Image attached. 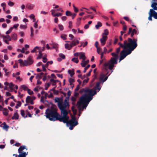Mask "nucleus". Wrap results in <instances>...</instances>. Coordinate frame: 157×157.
I'll list each match as a JSON object with an SVG mask.
<instances>
[{
  "mask_svg": "<svg viewBox=\"0 0 157 157\" xmlns=\"http://www.w3.org/2000/svg\"><path fill=\"white\" fill-rule=\"evenodd\" d=\"M137 39L132 40L131 38H128L127 40H125L124 41V44L121 42H119L118 44L119 45V48H123V50H126L130 48H131V46H137Z\"/></svg>",
  "mask_w": 157,
  "mask_h": 157,
  "instance_id": "nucleus-2",
  "label": "nucleus"
},
{
  "mask_svg": "<svg viewBox=\"0 0 157 157\" xmlns=\"http://www.w3.org/2000/svg\"><path fill=\"white\" fill-rule=\"evenodd\" d=\"M108 72H107L105 74H101L100 77V81L97 82L96 84V86L94 87V90H98V91H99L101 89V87L100 86V85L101 82H104L105 81L108 79V76L109 75V74L108 76H106L108 74Z\"/></svg>",
  "mask_w": 157,
  "mask_h": 157,
  "instance_id": "nucleus-7",
  "label": "nucleus"
},
{
  "mask_svg": "<svg viewBox=\"0 0 157 157\" xmlns=\"http://www.w3.org/2000/svg\"><path fill=\"white\" fill-rule=\"evenodd\" d=\"M69 28L70 29H71L72 26V22L71 21H70L69 22Z\"/></svg>",
  "mask_w": 157,
  "mask_h": 157,
  "instance_id": "nucleus-63",
  "label": "nucleus"
},
{
  "mask_svg": "<svg viewBox=\"0 0 157 157\" xmlns=\"http://www.w3.org/2000/svg\"><path fill=\"white\" fill-rule=\"evenodd\" d=\"M11 37L14 40H16L17 37V34L15 33H13L11 35Z\"/></svg>",
  "mask_w": 157,
  "mask_h": 157,
  "instance_id": "nucleus-19",
  "label": "nucleus"
},
{
  "mask_svg": "<svg viewBox=\"0 0 157 157\" xmlns=\"http://www.w3.org/2000/svg\"><path fill=\"white\" fill-rule=\"evenodd\" d=\"M79 94L78 93L76 92L75 91L74 96H73L76 98L78 96Z\"/></svg>",
  "mask_w": 157,
  "mask_h": 157,
  "instance_id": "nucleus-59",
  "label": "nucleus"
},
{
  "mask_svg": "<svg viewBox=\"0 0 157 157\" xmlns=\"http://www.w3.org/2000/svg\"><path fill=\"white\" fill-rule=\"evenodd\" d=\"M69 117L68 115H67L65 117H63V119L64 121H61L64 123H66V125L67 127H69V129L70 130H72L73 129V128L78 124V121L74 122L71 121L69 120Z\"/></svg>",
  "mask_w": 157,
  "mask_h": 157,
  "instance_id": "nucleus-6",
  "label": "nucleus"
},
{
  "mask_svg": "<svg viewBox=\"0 0 157 157\" xmlns=\"http://www.w3.org/2000/svg\"><path fill=\"white\" fill-rule=\"evenodd\" d=\"M81 17L78 18L77 20V21L76 23V25L77 26H78L80 24V21L81 20Z\"/></svg>",
  "mask_w": 157,
  "mask_h": 157,
  "instance_id": "nucleus-31",
  "label": "nucleus"
},
{
  "mask_svg": "<svg viewBox=\"0 0 157 157\" xmlns=\"http://www.w3.org/2000/svg\"><path fill=\"white\" fill-rule=\"evenodd\" d=\"M57 109L51 106V109H48L46 111V116L49 120L55 121L58 120L60 122L64 121L63 116L60 115L57 112Z\"/></svg>",
  "mask_w": 157,
  "mask_h": 157,
  "instance_id": "nucleus-1",
  "label": "nucleus"
},
{
  "mask_svg": "<svg viewBox=\"0 0 157 157\" xmlns=\"http://www.w3.org/2000/svg\"><path fill=\"white\" fill-rule=\"evenodd\" d=\"M152 11L151 10V11H149V16L148 17V19L151 21L152 20V17H153L154 18V15Z\"/></svg>",
  "mask_w": 157,
  "mask_h": 157,
  "instance_id": "nucleus-15",
  "label": "nucleus"
},
{
  "mask_svg": "<svg viewBox=\"0 0 157 157\" xmlns=\"http://www.w3.org/2000/svg\"><path fill=\"white\" fill-rule=\"evenodd\" d=\"M79 59H82V61H83L84 60H85L86 59V57L85 56V53L82 52H80L79 54Z\"/></svg>",
  "mask_w": 157,
  "mask_h": 157,
  "instance_id": "nucleus-14",
  "label": "nucleus"
},
{
  "mask_svg": "<svg viewBox=\"0 0 157 157\" xmlns=\"http://www.w3.org/2000/svg\"><path fill=\"white\" fill-rule=\"evenodd\" d=\"M69 103H64L63 104L61 102L59 104L58 107L60 110L61 114H63V117H65L68 115V113L66 110V108L67 106L69 107Z\"/></svg>",
  "mask_w": 157,
  "mask_h": 157,
  "instance_id": "nucleus-9",
  "label": "nucleus"
},
{
  "mask_svg": "<svg viewBox=\"0 0 157 157\" xmlns=\"http://www.w3.org/2000/svg\"><path fill=\"white\" fill-rule=\"evenodd\" d=\"M1 37H3V39L6 38L8 39L9 41L11 40V38L9 35L4 36L2 35Z\"/></svg>",
  "mask_w": 157,
  "mask_h": 157,
  "instance_id": "nucleus-28",
  "label": "nucleus"
},
{
  "mask_svg": "<svg viewBox=\"0 0 157 157\" xmlns=\"http://www.w3.org/2000/svg\"><path fill=\"white\" fill-rule=\"evenodd\" d=\"M55 102H58V105L59 104L61 103V102L60 101V99L59 98H56L55 99Z\"/></svg>",
  "mask_w": 157,
  "mask_h": 157,
  "instance_id": "nucleus-33",
  "label": "nucleus"
},
{
  "mask_svg": "<svg viewBox=\"0 0 157 157\" xmlns=\"http://www.w3.org/2000/svg\"><path fill=\"white\" fill-rule=\"evenodd\" d=\"M34 6V5L30 3H28L26 6V7L30 10L33 9Z\"/></svg>",
  "mask_w": 157,
  "mask_h": 157,
  "instance_id": "nucleus-17",
  "label": "nucleus"
},
{
  "mask_svg": "<svg viewBox=\"0 0 157 157\" xmlns=\"http://www.w3.org/2000/svg\"><path fill=\"white\" fill-rule=\"evenodd\" d=\"M58 27L59 29L61 31H62L63 29V26L62 25L59 24L58 25Z\"/></svg>",
  "mask_w": 157,
  "mask_h": 157,
  "instance_id": "nucleus-47",
  "label": "nucleus"
},
{
  "mask_svg": "<svg viewBox=\"0 0 157 157\" xmlns=\"http://www.w3.org/2000/svg\"><path fill=\"white\" fill-rule=\"evenodd\" d=\"M132 29L131 28H129V30L128 33V34L129 35L132 32Z\"/></svg>",
  "mask_w": 157,
  "mask_h": 157,
  "instance_id": "nucleus-62",
  "label": "nucleus"
},
{
  "mask_svg": "<svg viewBox=\"0 0 157 157\" xmlns=\"http://www.w3.org/2000/svg\"><path fill=\"white\" fill-rule=\"evenodd\" d=\"M31 99L32 98L30 96H27L25 100L26 103H29L30 100H31Z\"/></svg>",
  "mask_w": 157,
  "mask_h": 157,
  "instance_id": "nucleus-27",
  "label": "nucleus"
},
{
  "mask_svg": "<svg viewBox=\"0 0 157 157\" xmlns=\"http://www.w3.org/2000/svg\"><path fill=\"white\" fill-rule=\"evenodd\" d=\"M17 110L16 111V112H15L14 113L13 116L12 117V118H11L12 119V120H14V119L17 120V119L18 118L19 115H18V113H17Z\"/></svg>",
  "mask_w": 157,
  "mask_h": 157,
  "instance_id": "nucleus-16",
  "label": "nucleus"
},
{
  "mask_svg": "<svg viewBox=\"0 0 157 157\" xmlns=\"http://www.w3.org/2000/svg\"><path fill=\"white\" fill-rule=\"evenodd\" d=\"M59 57L62 58L63 59H64L65 58V56L62 53H60L59 54Z\"/></svg>",
  "mask_w": 157,
  "mask_h": 157,
  "instance_id": "nucleus-51",
  "label": "nucleus"
},
{
  "mask_svg": "<svg viewBox=\"0 0 157 157\" xmlns=\"http://www.w3.org/2000/svg\"><path fill=\"white\" fill-rule=\"evenodd\" d=\"M86 64H87L84 62V60L83 61H82V62L81 63V65L82 67H85Z\"/></svg>",
  "mask_w": 157,
  "mask_h": 157,
  "instance_id": "nucleus-48",
  "label": "nucleus"
},
{
  "mask_svg": "<svg viewBox=\"0 0 157 157\" xmlns=\"http://www.w3.org/2000/svg\"><path fill=\"white\" fill-rule=\"evenodd\" d=\"M0 127H2L3 129L6 130V131L8 130V128L9 127V126L7 125L5 122L3 123L2 124H0Z\"/></svg>",
  "mask_w": 157,
  "mask_h": 157,
  "instance_id": "nucleus-12",
  "label": "nucleus"
},
{
  "mask_svg": "<svg viewBox=\"0 0 157 157\" xmlns=\"http://www.w3.org/2000/svg\"><path fill=\"white\" fill-rule=\"evenodd\" d=\"M19 26V24H16L14 25L12 27H11L10 28L12 29V30L13 29V28H17L18 26Z\"/></svg>",
  "mask_w": 157,
  "mask_h": 157,
  "instance_id": "nucleus-53",
  "label": "nucleus"
},
{
  "mask_svg": "<svg viewBox=\"0 0 157 157\" xmlns=\"http://www.w3.org/2000/svg\"><path fill=\"white\" fill-rule=\"evenodd\" d=\"M51 82H52V85L53 86H55L56 85V82L55 80L53 79H51L50 80Z\"/></svg>",
  "mask_w": 157,
  "mask_h": 157,
  "instance_id": "nucleus-41",
  "label": "nucleus"
},
{
  "mask_svg": "<svg viewBox=\"0 0 157 157\" xmlns=\"http://www.w3.org/2000/svg\"><path fill=\"white\" fill-rule=\"evenodd\" d=\"M68 72L69 74H70L71 77L74 74V70L72 71L69 70L68 71Z\"/></svg>",
  "mask_w": 157,
  "mask_h": 157,
  "instance_id": "nucleus-29",
  "label": "nucleus"
},
{
  "mask_svg": "<svg viewBox=\"0 0 157 157\" xmlns=\"http://www.w3.org/2000/svg\"><path fill=\"white\" fill-rule=\"evenodd\" d=\"M39 49V47L38 46H36L35 47L33 50L31 51V52L32 53L35 52L36 51V50Z\"/></svg>",
  "mask_w": 157,
  "mask_h": 157,
  "instance_id": "nucleus-37",
  "label": "nucleus"
},
{
  "mask_svg": "<svg viewBox=\"0 0 157 157\" xmlns=\"http://www.w3.org/2000/svg\"><path fill=\"white\" fill-rule=\"evenodd\" d=\"M96 70H97V69L96 68L94 70V78H93V79L92 80V81L93 82H94V80L95 79L97 78V75H96Z\"/></svg>",
  "mask_w": 157,
  "mask_h": 157,
  "instance_id": "nucleus-32",
  "label": "nucleus"
},
{
  "mask_svg": "<svg viewBox=\"0 0 157 157\" xmlns=\"http://www.w3.org/2000/svg\"><path fill=\"white\" fill-rule=\"evenodd\" d=\"M14 84L12 82L9 83V86L11 90H12L13 89V87L14 86Z\"/></svg>",
  "mask_w": 157,
  "mask_h": 157,
  "instance_id": "nucleus-46",
  "label": "nucleus"
},
{
  "mask_svg": "<svg viewBox=\"0 0 157 157\" xmlns=\"http://www.w3.org/2000/svg\"><path fill=\"white\" fill-rule=\"evenodd\" d=\"M12 29H11L10 28V29L6 32V34H10L12 32Z\"/></svg>",
  "mask_w": 157,
  "mask_h": 157,
  "instance_id": "nucleus-57",
  "label": "nucleus"
},
{
  "mask_svg": "<svg viewBox=\"0 0 157 157\" xmlns=\"http://www.w3.org/2000/svg\"><path fill=\"white\" fill-rule=\"evenodd\" d=\"M65 47L66 49H67L68 50H71L72 48V47H71V46L70 44L69 45L68 44H65Z\"/></svg>",
  "mask_w": 157,
  "mask_h": 157,
  "instance_id": "nucleus-23",
  "label": "nucleus"
},
{
  "mask_svg": "<svg viewBox=\"0 0 157 157\" xmlns=\"http://www.w3.org/2000/svg\"><path fill=\"white\" fill-rule=\"evenodd\" d=\"M90 98H86L84 96L82 97H80L79 99V101L77 102V105L78 107L80 106L81 105H82L83 109H86L89 102L91 101Z\"/></svg>",
  "mask_w": 157,
  "mask_h": 157,
  "instance_id": "nucleus-8",
  "label": "nucleus"
},
{
  "mask_svg": "<svg viewBox=\"0 0 157 157\" xmlns=\"http://www.w3.org/2000/svg\"><path fill=\"white\" fill-rule=\"evenodd\" d=\"M27 92L29 95H32L33 94V91L31 90L30 89H28Z\"/></svg>",
  "mask_w": 157,
  "mask_h": 157,
  "instance_id": "nucleus-45",
  "label": "nucleus"
},
{
  "mask_svg": "<svg viewBox=\"0 0 157 157\" xmlns=\"http://www.w3.org/2000/svg\"><path fill=\"white\" fill-rule=\"evenodd\" d=\"M21 113L22 117H24V118H25L26 117H27V115H25V111L24 110L22 109L21 110Z\"/></svg>",
  "mask_w": 157,
  "mask_h": 157,
  "instance_id": "nucleus-25",
  "label": "nucleus"
},
{
  "mask_svg": "<svg viewBox=\"0 0 157 157\" xmlns=\"http://www.w3.org/2000/svg\"><path fill=\"white\" fill-rule=\"evenodd\" d=\"M18 61L21 65H22L23 66H27L28 65H31L33 62V61L32 60V57L31 56H29L27 60H25L24 62L21 59H19Z\"/></svg>",
  "mask_w": 157,
  "mask_h": 157,
  "instance_id": "nucleus-10",
  "label": "nucleus"
},
{
  "mask_svg": "<svg viewBox=\"0 0 157 157\" xmlns=\"http://www.w3.org/2000/svg\"><path fill=\"white\" fill-rule=\"evenodd\" d=\"M71 100L72 101V104L74 105H75V102L76 101V98L73 96H72L71 97Z\"/></svg>",
  "mask_w": 157,
  "mask_h": 157,
  "instance_id": "nucleus-18",
  "label": "nucleus"
},
{
  "mask_svg": "<svg viewBox=\"0 0 157 157\" xmlns=\"http://www.w3.org/2000/svg\"><path fill=\"white\" fill-rule=\"evenodd\" d=\"M30 29H31V34H30V36H33V35H34V34H33V31H34V30H33V27H31V28H30Z\"/></svg>",
  "mask_w": 157,
  "mask_h": 157,
  "instance_id": "nucleus-44",
  "label": "nucleus"
},
{
  "mask_svg": "<svg viewBox=\"0 0 157 157\" xmlns=\"http://www.w3.org/2000/svg\"><path fill=\"white\" fill-rule=\"evenodd\" d=\"M113 57H111L108 62L105 63L104 64V66L105 67H108L110 70H112L114 67V65L117 63V60L118 59L117 55L115 54L114 52L111 54Z\"/></svg>",
  "mask_w": 157,
  "mask_h": 157,
  "instance_id": "nucleus-3",
  "label": "nucleus"
},
{
  "mask_svg": "<svg viewBox=\"0 0 157 157\" xmlns=\"http://www.w3.org/2000/svg\"><path fill=\"white\" fill-rule=\"evenodd\" d=\"M69 120L73 121L74 122L78 121L77 120H76V117L75 116L72 117L71 119Z\"/></svg>",
  "mask_w": 157,
  "mask_h": 157,
  "instance_id": "nucleus-52",
  "label": "nucleus"
},
{
  "mask_svg": "<svg viewBox=\"0 0 157 157\" xmlns=\"http://www.w3.org/2000/svg\"><path fill=\"white\" fill-rule=\"evenodd\" d=\"M151 10L154 15V18L155 19H157V12H155V11H154L153 10Z\"/></svg>",
  "mask_w": 157,
  "mask_h": 157,
  "instance_id": "nucleus-40",
  "label": "nucleus"
},
{
  "mask_svg": "<svg viewBox=\"0 0 157 157\" xmlns=\"http://www.w3.org/2000/svg\"><path fill=\"white\" fill-rule=\"evenodd\" d=\"M131 48L127 49L126 50H123L120 52L119 62L123 59L127 55L130 54L132 51H133L137 46H131Z\"/></svg>",
  "mask_w": 157,
  "mask_h": 157,
  "instance_id": "nucleus-5",
  "label": "nucleus"
},
{
  "mask_svg": "<svg viewBox=\"0 0 157 157\" xmlns=\"http://www.w3.org/2000/svg\"><path fill=\"white\" fill-rule=\"evenodd\" d=\"M109 34V31L107 29H105L104 30V33L102 34V36H107Z\"/></svg>",
  "mask_w": 157,
  "mask_h": 157,
  "instance_id": "nucleus-30",
  "label": "nucleus"
},
{
  "mask_svg": "<svg viewBox=\"0 0 157 157\" xmlns=\"http://www.w3.org/2000/svg\"><path fill=\"white\" fill-rule=\"evenodd\" d=\"M17 103L16 104V105L15 106V108L16 109H18L19 107L21 106V103L20 101H17Z\"/></svg>",
  "mask_w": 157,
  "mask_h": 157,
  "instance_id": "nucleus-35",
  "label": "nucleus"
},
{
  "mask_svg": "<svg viewBox=\"0 0 157 157\" xmlns=\"http://www.w3.org/2000/svg\"><path fill=\"white\" fill-rule=\"evenodd\" d=\"M79 43V41L78 40H73L70 43L71 44V47H72V48L75 45H76L77 44H78Z\"/></svg>",
  "mask_w": 157,
  "mask_h": 157,
  "instance_id": "nucleus-13",
  "label": "nucleus"
},
{
  "mask_svg": "<svg viewBox=\"0 0 157 157\" xmlns=\"http://www.w3.org/2000/svg\"><path fill=\"white\" fill-rule=\"evenodd\" d=\"M9 111L6 108H3V114L6 116H7L8 115V112Z\"/></svg>",
  "mask_w": 157,
  "mask_h": 157,
  "instance_id": "nucleus-22",
  "label": "nucleus"
},
{
  "mask_svg": "<svg viewBox=\"0 0 157 157\" xmlns=\"http://www.w3.org/2000/svg\"><path fill=\"white\" fill-rule=\"evenodd\" d=\"M26 147L25 146H21L18 149V151L19 153H22V151L24 149H25Z\"/></svg>",
  "mask_w": 157,
  "mask_h": 157,
  "instance_id": "nucleus-20",
  "label": "nucleus"
},
{
  "mask_svg": "<svg viewBox=\"0 0 157 157\" xmlns=\"http://www.w3.org/2000/svg\"><path fill=\"white\" fill-rule=\"evenodd\" d=\"M102 26V23L101 22L98 21L97 22V24L95 25V27L96 29H99V27H101Z\"/></svg>",
  "mask_w": 157,
  "mask_h": 157,
  "instance_id": "nucleus-21",
  "label": "nucleus"
},
{
  "mask_svg": "<svg viewBox=\"0 0 157 157\" xmlns=\"http://www.w3.org/2000/svg\"><path fill=\"white\" fill-rule=\"evenodd\" d=\"M61 37L64 40L66 39V36L65 35H62L61 36Z\"/></svg>",
  "mask_w": 157,
  "mask_h": 157,
  "instance_id": "nucleus-64",
  "label": "nucleus"
},
{
  "mask_svg": "<svg viewBox=\"0 0 157 157\" xmlns=\"http://www.w3.org/2000/svg\"><path fill=\"white\" fill-rule=\"evenodd\" d=\"M56 11V10H51V12L52 14L54 17V15H55V12Z\"/></svg>",
  "mask_w": 157,
  "mask_h": 157,
  "instance_id": "nucleus-55",
  "label": "nucleus"
},
{
  "mask_svg": "<svg viewBox=\"0 0 157 157\" xmlns=\"http://www.w3.org/2000/svg\"><path fill=\"white\" fill-rule=\"evenodd\" d=\"M62 15V14L60 13H55V15H54V17H55L56 16L57 17H59L61 16Z\"/></svg>",
  "mask_w": 157,
  "mask_h": 157,
  "instance_id": "nucleus-49",
  "label": "nucleus"
},
{
  "mask_svg": "<svg viewBox=\"0 0 157 157\" xmlns=\"http://www.w3.org/2000/svg\"><path fill=\"white\" fill-rule=\"evenodd\" d=\"M80 85H78L76 87L75 90V91L77 92L78 91L80 88Z\"/></svg>",
  "mask_w": 157,
  "mask_h": 157,
  "instance_id": "nucleus-58",
  "label": "nucleus"
},
{
  "mask_svg": "<svg viewBox=\"0 0 157 157\" xmlns=\"http://www.w3.org/2000/svg\"><path fill=\"white\" fill-rule=\"evenodd\" d=\"M72 13L71 12L69 11H67L66 12V15L67 16H71Z\"/></svg>",
  "mask_w": 157,
  "mask_h": 157,
  "instance_id": "nucleus-38",
  "label": "nucleus"
},
{
  "mask_svg": "<svg viewBox=\"0 0 157 157\" xmlns=\"http://www.w3.org/2000/svg\"><path fill=\"white\" fill-rule=\"evenodd\" d=\"M120 51V48H118L116 49V53H114L115 54L117 55V58H118V54Z\"/></svg>",
  "mask_w": 157,
  "mask_h": 157,
  "instance_id": "nucleus-36",
  "label": "nucleus"
},
{
  "mask_svg": "<svg viewBox=\"0 0 157 157\" xmlns=\"http://www.w3.org/2000/svg\"><path fill=\"white\" fill-rule=\"evenodd\" d=\"M107 39V36H102V37L100 39V41L102 45H104L105 44Z\"/></svg>",
  "mask_w": 157,
  "mask_h": 157,
  "instance_id": "nucleus-11",
  "label": "nucleus"
},
{
  "mask_svg": "<svg viewBox=\"0 0 157 157\" xmlns=\"http://www.w3.org/2000/svg\"><path fill=\"white\" fill-rule=\"evenodd\" d=\"M58 44L55 43L53 44L52 47L53 48H56L58 47Z\"/></svg>",
  "mask_w": 157,
  "mask_h": 157,
  "instance_id": "nucleus-56",
  "label": "nucleus"
},
{
  "mask_svg": "<svg viewBox=\"0 0 157 157\" xmlns=\"http://www.w3.org/2000/svg\"><path fill=\"white\" fill-rule=\"evenodd\" d=\"M21 88L23 89L24 90H27L28 88L25 85H22L21 86Z\"/></svg>",
  "mask_w": 157,
  "mask_h": 157,
  "instance_id": "nucleus-43",
  "label": "nucleus"
},
{
  "mask_svg": "<svg viewBox=\"0 0 157 157\" xmlns=\"http://www.w3.org/2000/svg\"><path fill=\"white\" fill-rule=\"evenodd\" d=\"M88 93V94H85L80 97L84 96L86 98H90V100H92L93 98V96L97 94V92L95 90H93V89H90L86 88V89L83 88L81 89L79 91V93L82 94L83 93Z\"/></svg>",
  "mask_w": 157,
  "mask_h": 157,
  "instance_id": "nucleus-4",
  "label": "nucleus"
},
{
  "mask_svg": "<svg viewBox=\"0 0 157 157\" xmlns=\"http://www.w3.org/2000/svg\"><path fill=\"white\" fill-rule=\"evenodd\" d=\"M71 60L74 62L75 63H78L79 61L78 59L77 58H74L72 59Z\"/></svg>",
  "mask_w": 157,
  "mask_h": 157,
  "instance_id": "nucleus-34",
  "label": "nucleus"
},
{
  "mask_svg": "<svg viewBox=\"0 0 157 157\" xmlns=\"http://www.w3.org/2000/svg\"><path fill=\"white\" fill-rule=\"evenodd\" d=\"M14 4L13 2L11 1H10L8 3V5L10 6H13Z\"/></svg>",
  "mask_w": 157,
  "mask_h": 157,
  "instance_id": "nucleus-54",
  "label": "nucleus"
},
{
  "mask_svg": "<svg viewBox=\"0 0 157 157\" xmlns=\"http://www.w3.org/2000/svg\"><path fill=\"white\" fill-rule=\"evenodd\" d=\"M89 80V78H87L86 79H84L82 82V86H83L85 84L87 83L88 82Z\"/></svg>",
  "mask_w": 157,
  "mask_h": 157,
  "instance_id": "nucleus-39",
  "label": "nucleus"
},
{
  "mask_svg": "<svg viewBox=\"0 0 157 157\" xmlns=\"http://www.w3.org/2000/svg\"><path fill=\"white\" fill-rule=\"evenodd\" d=\"M51 84V83H48L45 85V90H48V88L50 86Z\"/></svg>",
  "mask_w": 157,
  "mask_h": 157,
  "instance_id": "nucleus-42",
  "label": "nucleus"
},
{
  "mask_svg": "<svg viewBox=\"0 0 157 157\" xmlns=\"http://www.w3.org/2000/svg\"><path fill=\"white\" fill-rule=\"evenodd\" d=\"M68 81L69 82L70 85L72 86L74 84L73 83L75 81V80L71 78H70L69 79Z\"/></svg>",
  "mask_w": 157,
  "mask_h": 157,
  "instance_id": "nucleus-24",
  "label": "nucleus"
},
{
  "mask_svg": "<svg viewBox=\"0 0 157 157\" xmlns=\"http://www.w3.org/2000/svg\"><path fill=\"white\" fill-rule=\"evenodd\" d=\"M112 41L111 40H109V42H108V44L107 45V47H109L111 45Z\"/></svg>",
  "mask_w": 157,
  "mask_h": 157,
  "instance_id": "nucleus-60",
  "label": "nucleus"
},
{
  "mask_svg": "<svg viewBox=\"0 0 157 157\" xmlns=\"http://www.w3.org/2000/svg\"><path fill=\"white\" fill-rule=\"evenodd\" d=\"M90 67V64H88L87 66L84 69V70L83 71V72L85 73L86 72V71Z\"/></svg>",
  "mask_w": 157,
  "mask_h": 157,
  "instance_id": "nucleus-50",
  "label": "nucleus"
},
{
  "mask_svg": "<svg viewBox=\"0 0 157 157\" xmlns=\"http://www.w3.org/2000/svg\"><path fill=\"white\" fill-rule=\"evenodd\" d=\"M132 33L131 34V36L132 37L134 34H136L137 33V31L135 29H134L132 32Z\"/></svg>",
  "mask_w": 157,
  "mask_h": 157,
  "instance_id": "nucleus-26",
  "label": "nucleus"
},
{
  "mask_svg": "<svg viewBox=\"0 0 157 157\" xmlns=\"http://www.w3.org/2000/svg\"><path fill=\"white\" fill-rule=\"evenodd\" d=\"M123 18L124 20L128 21H131L127 17H124Z\"/></svg>",
  "mask_w": 157,
  "mask_h": 157,
  "instance_id": "nucleus-61",
  "label": "nucleus"
}]
</instances>
